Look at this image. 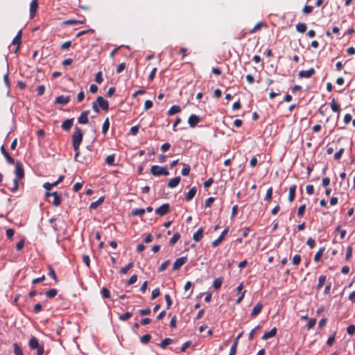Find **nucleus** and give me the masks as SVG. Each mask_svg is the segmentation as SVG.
<instances>
[{"instance_id":"nucleus-1","label":"nucleus","mask_w":355,"mask_h":355,"mask_svg":"<svg viewBox=\"0 0 355 355\" xmlns=\"http://www.w3.org/2000/svg\"><path fill=\"white\" fill-rule=\"evenodd\" d=\"M83 133L79 127H76L72 135V145L74 150L76 151L74 159L76 161L80 162L83 164H89L91 162L90 157H85L83 160H78V157L80 155L79 147L83 141Z\"/></svg>"},{"instance_id":"nucleus-2","label":"nucleus","mask_w":355,"mask_h":355,"mask_svg":"<svg viewBox=\"0 0 355 355\" xmlns=\"http://www.w3.org/2000/svg\"><path fill=\"white\" fill-rule=\"evenodd\" d=\"M15 178L13 180V187L10 189L12 192H15L19 187L18 181L24 177V171L23 164L21 162L17 161L15 163Z\"/></svg>"},{"instance_id":"nucleus-3","label":"nucleus","mask_w":355,"mask_h":355,"mask_svg":"<svg viewBox=\"0 0 355 355\" xmlns=\"http://www.w3.org/2000/svg\"><path fill=\"white\" fill-rule=\"evenodd\" d=\"M101 107L105 111H107L109 109V103L102 96H98L96 100L92 103V109L96 113L100 112Z\"/></svg>"},{"instance_id":"nucleus-4","label":"nucleus","mask_w":355,"mask_h":355,"mask_svg":"<svg viewBox=\"0 0 355 355\" xmlns=\"http://www.w3.org/2000/svg\"><path fill=\"white\" fill-rule=\"evenodd\" d=\"M150 173L154 176H167L169 174L167 166H160L158 165L152 166L150 168Z\"/></svg>"},{"instance_id":"nucleus-5","label":"nucleus","mask_w":355,"mask_h":355,"mask_svg":"<svg viewBox=\"0 0 355 355\" xmlns=\"http://www.w3.org/2000/svg\"><path fill=\"white\" fill-rule=\"evenodd\" d=\"M228 232H229V227H227L226 228H225L223 230V231L221 232L220 235L218 237V239H216V240L212 241L211 245L214 248L218 246L220 244V243L224 240V239H225V236L227 234Z\"/></svg>"},{"instance_id":"nucleus-6","label":"nucleus","mask_w":355,"mask_h":355,"mask_svg":"<svg viewBox=\"0 0 355 355\" xmlns=\"http://www.w3.org/2000/svg\"><path fill=\"white\" fill-rule=\"evenodd\" d=\"M45 196H46V197L52 196L53 198L52 204L54 206L58 207L60 205V202H61L60 198L57 192L50 193V192L46 191Z\"/></svg>"},{"instance_id":"nucleus-7","label":"nucleus","mask_w":355,"mask_h":355,"mask_svg":"<svg viewBox=\"0 0 355 355\" xmlns=\"http://www.w3.org/2000/svg\"><path fill=\"white\" fill-rule=\"evenodd\" d=\"M170 209L169 204L165 203L155 209V213L161 216L166 214Z\"/></svg>"},{"instance_id":"nucleus-8","label":"nucleus","mask_w":355,"mask_h":355,"mask_svg":"<svg viewBox=\"0 0 355 355\" xmlns=\"http://www.w3.org/2000/svg\"><path fill=\"white\" fill-rule=\"evenodd\" d=\"M187 261V257H182L175 260L173 265V270H179Z\"/></svg>"},{"instance_id":"nucleus-9","label":"nucleus","mask_w":355,"mask_h":355,"mask_svg":"<svg viewBox=\"0 0 355 355\" xmlns=\"http://www.w3.org/2000/svg\"><path fill=\"white\" fill-rule=\"evenodd\" d=\"M314 73L315 69L313 68H310L308 70L300 71L298 73V76L300 78H309L311 77Z\"/></svg>"},{"instance_id":"nucleus-10","label":"nucleus","mask_w":355,"mask_h":355,"mask_svg":"<svg viewBox=\"0 0 355 355\" xmlns=\"http://www.w3.org/2000/svg\"><path fill=\"white\" fill-rule=\"evenodd\" d=\"M69 96H59L55 98V103L62 105H67L70 101Z\"/></svg>"},{"instance_id":"nucleus-11","label":"nucleus","mask_w":355,"mask_h":355,"mask_svg":"<svg viewBox=\"0 0 355 355\" xmlns=\"http://www.w3.org/2000/svg\"><path fill=\"white\" fill-rule=\"evenodd\" d=\"M89 114V110L83 111L80 116L78 118V122L80 124H86L88 123V115Z\"/></svg>"},{"instance_id":"nucleus-12","label":"nucleus","mask_w":355,"mask_h":355,"mask_svg":"<svg viewBox=\"0 0 355 355\" xmlns=\"http://www.w3.org/2000/svg\"><path fill=\"white\" fill-rule=\"evenodd\" d=\"M73 118L68 119L64 121L62 123L61 128L65 131H69L73 124Z\"/></svg>"},{"instance_id":"nucleus-13","label":"nucleus","mask_w":355,"mask_h":355,"mask_svg":"<svg viewBox=\"0 0 355 355\" xmlns=\"http://www.w3.org/2000/svg\"><path fill=\"white\" fill-rule=\"evenodd\" d=\"M200 117L196 114H191L189 119L188 123L191 128H194L200 122Z\"/></svg>"},{"instance_id":"nucleus-14","label":"nucleus","mask_w":355,"mask_h":355,"mask_svg":"<svg viewBox=\"0 0 355 355\" xmlns=\"http://www.w3.org/2000/svg\"><path fill=\"white\" fill-rule=\"evenodd\" d=\"M38 8L37 0H33L30 4V16L31 18H33L36 14Z\"/></svg>"},{"instance_id":"nucleus-15","label":"nucleus","mask_w":355,"mask_h":355,"mask_svg":"<svg viewBox=\"0 0 355 355\" xmlns=\"http://www.w3.org/2000/svg\"><path fill=\"white\" fill-rule=\"evenodd\" d=\"M263 304L261 302H258L254 307L253 308L250 316L252 318L256 317L258 314H259L262 310Z\"/></svg>"},{"instance_id":"nucleus-16","label":"nucleus","mask_w":355,"mask_h":355,"mask_svg":"<svg viewBox=\"0 0 355 355\" xmlns=\"http://www.w3.org/2000/svg\"><path fill=\"white\" fill-rule=\"evenodd\" d=\"M21 35H22V31L20 30L12 40V44L17 46L16 48L15 52H17L19 49V45L21 44Z\"/></svg>"},{"instance_id":"nucleus-17","label":"nucleus","mask_w":355,"mask_h":355,"mask_svg":"<svg viewBox=\"0 0 355 355\" xmlns=\"http://www.w3.org/2000/svg\"><path fill=\"white\" fill-rule=\"evenodd\" d=\"M204 234V229L203 227H200L193 234V239L196 242L200 241L202 237Z\"/></svg>"},{"instance_id":"nucleus-18","label":"nucleus","mask_w":355,"mask_h":355,"mask_svg":"<svg viewBox=\"0 0 355 355\" xmlns=\"http://www.w3.org/2000/svg\"><path fill=\"white\" fill-rule=\"evenodd\" d=\"M277 329L276 327H273L270 331L265 332L262 336V339L266 340L270 338L274 337L277 334Z\"/></svg>"},{"instance_id":"nucleus-19","label":"nucleus","mask_w":355,"mask_h":355,"mask_svg":"<svg viewBox=\"0 0 355 355\" xmlns=\"http://www.w3.org/2000/svg\"><path fill=\"white\" fill-rule=\"evenodd\" d=\"M331 108L333 112L338 113L337 119H338L339 113L340 112V105L336 103V99L334 98H333L331 101Z\"/></svg>"},{"instance_id":"nucleus-20","label":"nucleus","mask_w":355,"mask_h":355,"mask_svg":"<svg viewBox=\"0 0 355 355\" xmlns=\"http://www.w3.org/2000/svg\"><path fill=\"white\" fill-rule=\"evenodd\" d=\"M180 179L181 178L180 176H178V177H175V178L171 179L167 184L168 187H169L171 189H173V188L176 187L179 184V183L180 182Z\"/></svg>"},{"instance_id":"nucleus-21","label":"nucleus","mask_w":355,"mask_h":355,"mask_svg":"<svg viewBox=\"0 0 355 355\" xmlns=\"http://www.w3.org/2000/svg\"><path fill=\"white\" fill-rule=\"evenodd\" d=\"M296 189L297 187L295 184L292 185L289 188L288 201L290 202H293L295 199Z\"/></svg>"},{"instance_id":"nucleus-22","label":"nucleus","mask_w":355,"mask_h":355,"mask_svg":"<svg viewBox=\"0 0 355 355\" xmlns=\"http://www.w3.org/2000/svg\"><path fill=\"white\" fill-rule=\"evenodd\" d=\"M196 191H197V189L195 187L190 189L189 191L186 194V197H185L186 200L187 201L191 200L193 198V197L195 196Z\"/></svg>"},{"instance_id":"nucleus-23","label":"nucleus","mask_w":355,"mask_h":355,"mask_svg":"<svg viewBox=\"0 0 355 355\" xmlns=\"http://www.w3.org/2000/svg\"><path fill=\"white\" fill-rule=\"evenodd\" d=\"M29 347L31 349H36L40 345L35 337H32L29 340Z\"/></svg>"},{"instance_id":"nucleus-24","label":"nucleus","mask_w":355,"mask_h":355,"mask_svg":"<svg viewBox=\"0 0 355 355\" xmlns=\"http://www.w3.org/2000/svg\"><path fill=\"white\" fill-rule=\"evenodd\" d=\"M181 108L179 105H173L168 110V115L173 116L175 114H178L180 112Z\"/></svg>"},{"instance_id":"nucleus-25","label":"nucleus","mask_w":355,"mask_h":355,"mask_svg":"<svg viewBox=\"0 0 355 355\" xmlns=\"http://www.w3.org/2000/svg\"><path fill=\"white\" fill-rule=\"evenodd\" d=\"M103 200H104V198L103 197L99 198L96 201L93 202H92L90 204L89 209H96L101 204L103 203Z\"/></svg>"},{"instance_id":"nucleus-26","label":"nucleus","mask_w":355,"mask_h":355,"mask_svg":"<svg viewBox=\"0 0 355 355\" xmlns=\"http://www.w3.org/2000/svg\"><path fill=\"white\" fill-rule=\"evenodd\" d=\"M110 128V121L108 118H106L103 122L102 126V133L106 135Z\"/></svg>"},{"instance_id":"nucleus-27","label":"nucleus","mask_w":355,"mask_h":355,"mask_svg":"<svg viewBox=\"0 0 355 355\" xmlns=\"http://www.w3.org/2000/svg\"><path fill=\"white\" fill-rule=\"evenodd\" d=\"M173 343V340L170 338H166L164 339L159 344V347L162 349H165L166 346L171 344Z\"/></svg>"},{"instance_id":"nucleus-28","label":"nucleus","mask_w":355,"mask_h":355,"mask_svg":"<svg viewBox=\"0 0 355 355\" xmlns=\"http://www.w3.org/2000/svg\"><path fill=\"white\" fill-rule=\"evenodd\" d=\"M307 26L304 23H298L296 25V30L297 32L303 33L306 31Z\"/></svg>"},{"instance_id":"nucleus-29","label":"nucleus","mask_w":355,"mask_h":355,"mask_svg":"<svg viewBox=\"0 0 355 355\" xmlns=\"http://www.w3.org/2000/svg\"><path fill=\"white\" fill-rule=\"evenodd\" d=\"M222 284H223V278L218 277L214 281L213 287L214 289L218 290L219 288H220Z\"/></svg>"},{"instance_id":"nucleus-30","label":"nucleus","mask_w":355,"mask_h":355,"mask_svg":"<svg viewBox=\"0 0 355 355\" xmlns=\"http://www.w3.org/2000/svg\"><path fill=\"white\" fill-rule=\"evenodd\" d=\"M114 154L110 155L106 157L105 162L109 166H113L114 165Z\"/></svg>"},{"instance_id":"nucleus-31","label":"nucleus","mask_w":355,"mask_h":355,"mask_svg":"<svg viewBox=\"0 0 355 355\" xmlns=\"http://www.w3.org/2000/svg\"><path fill=\"white\" fill-rule=\"evenodd\" d=\"M132 316V313L128 311L123 314L119 315V318L121 321H125Z\"/></svg>"},{"instance_id":"nucleus-32","label":"nucleus","mask_w":355,"mask_h":355,"mask_svg":"<svg viewBox=\"0 0 355 355\" xmlns=\"http://www.w3.org/2000/svg\"><path fill=\"white\" fill-rule=\"evenodd\" d=\"M353 248L352 245H349L347 248V252L345 255V260L349 261L352 257Z\"/></svg>"},{"instance_id":"nucleus-33","label":"nucleus","mask_w":355,"mask_h":355,"mask_svg":"<svg viewBox=\"0 0 355 355\" xmlns=\"http://www.w3.org/2000/svg\"><path fill=\"white\" fill-rule=\"evenodd\" d=\"M191 171V167L189 164H183V168L182 169V175L184 176H187L189 174Z\"/></svg>"},{"instance_id":"nucleus-34","label":"nucleus","mask_w":355,"mask_h":355,"mask_svg":"<svg viewBox=\"0 0 355 355\" xmlns=\"http://www.w3.org/2000/svg\"><path fill=\"white\" fill-rule=\"evenodd\" d=\"M57 290L55 288L49 289L46 292V296L49 298H53L57 295Z\"/></svg>"},{"instance_id":"nucleus-35","label":"nucleus","mask_w":355,"mask_h":355,"mask_svg":"<svg viewBox=\"0 0 355 355\" xmlns=\"http://www.w3.org/2000/svg\"><path fill=\"white\" fill-rule=\"evenodd\" d=\"M180 233L178 232H176L173 234V236H172V238L170 239V244L171 245H174L177 243V241L180 239Z\"/></svg>"},{"instance_id":"nucleus-36","label":"nucleus","mask_w":355,"mask_h":355,"mask_svg":"<svg viewBox=\"0 0 355 355\" xmlns=\"http://www.w3.org/2000/svg\"><path fill=\"white\" fill-rule=\"evenodd\" d=\"M13 347L15 355H23L22 349L17 343H14Z\"/></svg>"},{"instance_id":"nucleus-37","label":"nucleus","mask_w":355,"mask_h":355,"mask_svg":"<svg viewBox=\"0 0 355 355\" xmlns=\"http://www.w3.org/2000/svg\"><path fill=\"white\" fill-rule=\"evenodd\" d=\"M326 281V276L325 275H320L318 278V284L317 285V288L320 289L322 288V286L324 285V282Z\"/></svg>"},{"instance_id":"nucleus-38","label":"nucleus","mask_w":355,"mask_h":355,"mask_svg":"<svg viewBox=\"0 0 355 355\" xmlns=\"http://www.w3.org/2000/svg\"><path fill=\"white\" fill-rule=\"evenodd\" d=\"M134 266V263L133 262H130L125 267H123L121 268L120 270V272L122 273V274H126L128 272V271L131 268H132Z\"/></svg>"},{"instance_id":"nucleus-39","label":"nucleus","mask_w":355,"mask_h":355,"mask_svg":"<svg viewBox=\"0 0 355 355\" xmlns=\"http://www.w3.org/2000/svg\"><path fill=\"white\" fill-rule=\"evenodd\" d=\"M144 209H134L132 210V216H141L145 213Z\"/></svg>"},{"instance_id":"nucleus-40","label":"nucleus","mask_w":355,"mask_h":355,"mask_svg":"<svg viewBox=\"0 0 355 355\" xmlns=\"http://www.w3.org/2000/svg\"><path fill=\"white\" fill-rule=\"evenodd\" d=\"M48 274L51 277H52L55 280V282H58V279H57L55 272L53 270L52 266H49V273Z\"/></svg>"},{"instance_id":"nucleus-41","label":"nucleus","mask_w":355,"mask_h":355,"mask_svg":"<svg viewBox=\"0 0 355 355\" xmlns=\"http://www.w3.org/2000/svg\"><path fill=\"white\" fill-rule=\"evenodd\" d=\"M324 250V249L323 248H322L315 253V254L314 256V261L315 262H318L320 261Z\"/></svg>"},{"instance_id":"nucleus-42","label":"nucleus","mask_w":355,"mask_h":355,"mask_svg":"<svg viewBox=\"0 0 355 355\" xmlns=\"http://www.w3.org/2000/svg\"><path fill=\"white\" fill-rule=\"evenodd\" d=\"M150 338L151 336L150 334H146L140 338V341L143 344H146L150 341Z\"/></svg>"},{"instance_id":"nucleus-43","label":"nucleus","mask_w":355,"mask_h":355,"mask_svg":"<svg viewBox=\"0 0 355 355\" xmlns=\"http://www.w3.org/2000/svg\"><path fill=\"white\" fill-rule=\"evenodd\" d=\"M170 260H166L164 262H163L158 269L159 272H163L164 270H165L166 268L168 266Z\"/></svg>"},{"instance_id":"nucleus-44","label":"nucleus","mask_w":355,"mask_h":355,"mask_svg":"<svg viewBox=\"0 0 355 355\" xmlns=\"http://www.w3.org/2000/svg\"><path fill=\"white\" fill-rule=\"evenodd\" d=\"M82 23H83V21L76 20V19H69V20H66L63 22V24L64 25H73V24H82Z\"/></svg>"},{"instance_id":"nucleus-45","label":"nucleus","mask_w":355,"mask_h":355,"mask_svg":"<svg viewBox=\"0 0 355 355\" xmlns=\"http://www.w3.org/2000/svg\"><path fill=\"white\" fill-rule=\"evenodd\" d=\"M301 261V256L300 254H295L293 258L292 263L294 266H298Z\"/></svg>"},{"instance_id":"nucleus-46","label":"nucleus","mask_w":355,"mask_h":355,"mask_svg":"<svg viewBox=\"0 0 355 355\" xmlns=\"http://www.w3.org/2000/svg\"><path fill=\"white\" fill-rule=\"evenodd\" d=\"M272 196V187H270L267 189L266 194L265 196V200H270Z\"/></svg>"},{"instance_id":"nucleus-47","label":"nucleus","mask_w":355,"mask_h":355,"mask_svg":"<svg viewBox=\"0 0 355 355\" xmlns=\"http://www.w3.org/2000/svg\"><path fill=\"white\" fill-rule=\"evenodd\" d=\"M101 295L104 298H109L110 296V292L107 288L103 287L101 289Z\"/></svg>"},{"instance_id":"nucleus-48","label":"nucleus","mask_w":355,"mask_h":355,"mask_svg":"<svg viewBox=\"0 0 355 355\" xmlns=\"http://www.w3.org/2000/svg\"><path fill=\"white\" fill-rule=\"evenodd\" d=\"M305 209H306L305 205H302L299 207L298 210H297V216L298 217H300V218L302 217V216L304 213Z\"/></svg>"},{"instance_id":"nucleus-49","label":"nucleus","mask_w":355,"mask_h":355,"mask_svg":"<svg viewBox=\"0 0 355 355\" xmlns=\"http://www.w3.org/2000/svg\"><path fill=\"white\" fill-rule=\"evenodd\" d=\"M347 332L349 335L352 336L355 333V325L350 324L347 328Z\"/></svg>"},{"instance_id":"nucleus-50","label":"nucleus","mask_w":355,"mask_h":355,"mask_svg":"<svg viewBox=\"0 0 355 355\" xmlns=\"http://www.w3.org/2000/svg\"><path fill=\"white\" fill-rule=\"evenodd\" d=\"M6 234L7 238L11 240L14 236L15 230L13 229L9 228L6 230Z\"/></svg>"},{"instance_id":"nucleus-51","label":"nucleus","mask_w":355,"mask_h":355,"mask_svg":"<svg viewBox=\"0 0 355 355\" xmlns=\"http://www.w3.org/2000/svg\"><path fill=\"white\" fill-rule=\"evenodd\" d=\"M165 300H166V308L167 309H169L170 306H171L172 304V300L171 298V296L169 294H166L165 296Z\"/></svg>"},{"instance_id":"nucleus-52","label":"nucleus","mask_w":355,"mask_h":355,"mask_svg":"<svg viewBox=\"0 0 355 355\" xmlns=\"http://www.w3.org/2000/svg\"><path fill=\"white\" fill-rule=\"evenodd\" d=\"M313 6L306 5L303 8L302 12L304 14H306V15L309 14L313 11Z\"/></svg>"},{"instance_id":"nucleus-53","label":"nucleus","mask_w":355,"mask_h":355,"mask_svg":"<svg viewBox=\"0 0 355 355\" xmlns=\"http://www.w3.org/2000/svg\"><path fill=\"white\" fill-rule=\"evenodd\" d=\"M103 76H102V73L101 71H99L96 74L95 81L97 83L101 84L103 82Z\"/></svg>"},{"instance_id":"nucleus-54","label":"nucleus","mask_w":355,"mask_h":355,"mask_svg":"<svg viewBox=\"0 0 355 355\" xmlns=\"http://www.w3.org/2000/svg\"><path fill=\"white\" fill-rule=\"evenodd\" d=\"M315 323H316L315 319H314V318L311 319L306 324L307 329L309 330L311 328H313L315 326Z\"/></svg>"},{"instance_id":"nucleus-55","label":"nucleus","mask_w":355,"mask_h":355,"mask_svg":"<svg viewBox=\"0 0 355 355\" xmlns=\"http://www.w3.org/2000/svg\"><path fill=\"white\" fill-rule=\"evenodd\" d=\"M344 153V148H340L338 152H336L334 155V159L336 160H338L342 157L343 154Z\"/></svg>"},{"instance_id":"nucleus-56","label":"nucleus","mask_w":355,"mask_h":355,"mask_svg":"<svg viewBox=\"0 0 355 355\" xmlns=\"http://www.w3.org/2000/svg\"><path fill=\"white\" fill-rule=\"evenodd\" d=\"M153 105V102L150 100H146L144 103V110H148L150 109Z\"/></svg>"},{"instance_id":"nucleus-57","label":"nucleus","mask_w":355,"mask_h":355,"mask_svg":"<svg viewBox=\"0 0 355 355\" xmlns=\"http://www.w3.org/2000/svg\"><path fill=\"white\" fill-rule=\"evenodd\" d=\"M139 312L141 315H148L151 313V310L149 308H146L144 309H140Z\"/></svg>"},{"instance_id":"nucleus-58","label":"nucleus","mask_w":355,"mask_h":355,"mask_svg":"<svg viewBox=\"0 0 355 355\" xmlns=\"http://www.w3.org/2000/svg\"><path fill=\"white\" fill-rule=\"evenodd\" d=\"M335 336H336V333H334V334H332L331 336L329 337L327 341V344L329 345V346H331L334 341H335Z\"/></svg>"},{"instance_id":"nucleus-59","label":"nucleus","mask_w":355,"mask_h":355,"mask_svg":"<svg viewBox=\"0 0 355 355\" xmlns=\"http://www.w3.org/2000/svg\"><path fill=\"white\" fill-rule=\"evenodd\" d=\"M125 68V64L124 62L121 63L118 65L116 71L117 73H121Z\"/></svg>"},{"instance_id":"nucleus-60","label":"nucleus","mask_w":355,"mask_h":355,"mask_svg":"<svg viewBox=\"0 0 355 355\" xmlns=\"http://www.w3.org/2000/svg\"><path fill=\"white\" fill-rule=\"evenodd\" d=\"M160 294V291L159 288H155L152 291V295H151V300L155 299L157 297H158Z\"/></svg>"},{"instance_id":"nucleus-61","label":"nucleus","mask_w":355,"mask_h":355,"mask_svg":"<svg viewBox=\"0 0 355 355\" xmlns=\"http://www.w3.org/2000/svg\"><path fill=\"white\" fill-rule=\"evenodd\" d=\"M6 159L7 162L10 164H14L15 160L8 153L3 156Z\"/></svg>"},{"instance_id":"nucleus-62","label":"nucleus","mask_w":355,"mask_h":355,"mask_svg":"<svg viewBox=\"0 0 355 355\" xmlns=\"http://www.w3.org/2000/svg\"><path fill=\"white\" fill-rule=\"evenodd\" d=\"M82 187H83V183L76 182L73 187V191L74 192H78L79 190L81 189Z\"/></svg>"},{"instance_id":"nucleus-63","label":"nucleus","mask_w":355,"mask_h":355,"mask_svg":"<svg viewBox=\"0 0 355 355\" xmlns=\"http://www.w3.org/2000/svg\"><path fill=\"white\" fill-rule=\"evenodd\" d=\"M306 191L309 195H311L314 192V187L312 184H309L306 187Z\"/></svg>"},{"instance_id":"nucleus-64","label":"nucleus","mask_w":355,"mask_h":355,"mask_svg":"<svg viewBox=\"0 0 355 355\" xmlns=\"http://www.w3.org/2000/svg\"><path fill=\"white\" fill-rule=\"evenodd\" d=\"M236 343H233L231 346L229 355H235L236 353Z\"/></svg>"}]
</instances>
